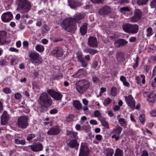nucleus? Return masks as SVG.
<instances>
[{
    "mask_svg": "<svg viewBox=\"0 0 156 156\" xmlns=\"http://www.w3.org/2000/svg\"><path fill=\"white\" fill-rule=\"evenodd\" d=\"M18 5L17 9L22 13H27L31 9L32 5L27 0H16Z\"/></svg>",
    "mask_w": 156,
    "mask_h": 156,
    "instance_id": "nucleus-1",
    "label": "nucleus"
},
{
    "mask_svg": "<svg viewBox=\"0 0 156 156\" xmlns=\"http://www.w3.org/2000/svg\"><path fill=\"white\" fill-rule=\"evenodd\" d=\"M47 93H43L41 94L39 99L40 105L43 107L48 108L52 103V101L50 96Z\"/></svg>",
    "mask_w": 156,
    "mask_h": 156,
    "instance_id": "nucleus-2",
    "label": "nucleus"
},
{
    "mask_svg": "<svg viewBox=\"0 0 156 156\" xmlns=\"http://www.w3.org/2000/svg\"><path fill=\"white\" fill-rule=\"evenodd\" d=\"M61 26L63 28L68 32L72 31L76 29L73 18H68L63 20Z\"/></svg>",
    "mask_w": 156,
    "mask_h": 156,
    "instance_id": "nucleus-3",
    "label": "nucleus"
},
{
    "mask_svg": "<svg viewBox=\"0 0 156 156\" xmlns=\"http://www.w3.org/2000/svg\"><path fill=\"white\" fill-rule=\"evenodd\" d=\"M123 30L129 34H136L139 30L138 26L137 24H132L128 23L123 24L122 26Z\"/></svg>",
    "mask_w": 156,
    "mask_h": 156,
    "instance_id": "nucleus-4",
    "label": "nucleus"
},
{
    "mask_svg": "<svg viewBox=\"0 0 156 156\" xmlns=\"http://www.w3.org/2000/svg\"><path fill=\"white\" fill-rule=\"evenodd\" d=\"M76 89L80 94H83L90 86V83L87 80H83L79 81L76 84Z\"/></svg>",
    "mask_w": 156,
    "mask_h": 156,
    "instance_id": "nucleus-5",
    "label": "nucleus"
},
{
    "mask_svg": "<svg viewBox=\"0 0 156 156\" xmlns=\"http://www.w3.org/2000/svg\"><path fill=\"white\" fill-rule=\"evenodd\" d=\"M29 56L31 62L35 65L37 66L42 63V59L38 53L35 52H29Z\"/></svg>",
    "mask_w": 156,
    "mask_h": 156,
    "instance_id": "nucleus-6",
    "label": "nucleus"
},
{
    "mask_svg": "<svg viewBox=\"0 0 156 156\" xmlns=\"http://www.w3.org/2000/svg\"><path fill=\"white\" fill-rule=\"evenodd\" d=\"M28 117L26 116H21L18 119L17 123L19 127L22 129L26 128L28 126Z\"/></svg>",
    "mask_w": 156,
    "mask_h": 156,
    "instance_id": "nucleus-7",
    "label": "nucleus"
},
{
    "mask_svg": "<svg viewBox=\"0 0 156 156\" xmlns=\"http://www.w3.org/2000/svg\"><path fill=\"white\" fill-rule=\"evenodd\" d=\"M89 153V150L87 144L82 143L80 145L79 156H88Z\"/></svg>",
    "mask_w": 156,
    "mask_h": 156,
    "instance_id": "nucleus-8",
    "label": "nucleus"
},
{
    "mask_svg": "<svg viewBox=\"0 0 156 156\" xmlns=\"http://www.w3.org/2000/svg\"><path fill=\"white\" fill-rule=\"evenodd\" d=\"M125 101L128 106L132 110H134L135 108V101L131 95L125 97Z\"/></svg>",
    "mask_w": 156,
    "mask_h": 156,
    "instance_id": "nucleus-9",
    "label": "nucleus"
},
{
    "mask_svg": "<svg viewBox=\"0 0 156 156\" xmlns=\"http://www.w3.org/2000/svg\"><path fill=\"white\" fill-rule=\"evenodd\" d=\"M142 12L141 10L136 9L134 11V15L131 18L132 22L135 23L140 20L142 17Z\"/></svg>",
    "mask_w": 156,
    "mask_h": 156,
    "instance_id": "nucleus-10",
    "label": "nucleus"
},
{
    "mask_svg": "<svg viewBox=\"0 0 156 156\" xmlns=\"http://www.w3.org/2000/svg\"><path fill=\"white\" fill-rule=\"evenodd\" d=\"M47 92L48 94L55 100H60L62 98V94L55 91L54 89H48Z\"/></svg>",
    "mask_w": 156,
    "mask_h": 156,
    "instance_id": "nucleus-11",
    "label": "nucleus"
},
{
    "mask_svg": "<svg viewBox=\"0 0 156 156\" xmlns=\"http://www.w3.org/2000/svg\"><path fill=\"white\" fill-rule=\"evenodd\" d=\"M144 97L147 98V100L149 102H153L156 100V94L149 91L144 92Z\"/></svg>",
    "mask_w": 156,
    "mask_h": 156,
    "instance_id": "nucleus-12",
    "label": "nucleus"
},
{
    "mask_svg": "<svg viewBox=\"0 0 156 156\" xmlns=\"http://www.w3.org/2000/svg\"><path fill=\"white\" fill-rule=\"evenodd\" d=\"M13 18L12 13L9 11L3 13L2 16V21L4 22H9Z\"/></svg>",
    "mask_w": 156,
    "mask_h": 156,
    "instance_id": "nucleus-13",
    "label": "nucleus"
},
{
    "mask_svg": "<svg viewBox=\"0 0 156 156\" xmlns=\"http://www.w3.org/2000/svg\"><path fill=\"white\" fill-rule=\"evenodd\" d=\"M9 119V115L7 112L4 111L1 117V124L3 125H6L8 123Z\"/></svg>",
    "mask_w": 156,
    "mask_h": 156,
    "instance_id": "nucleus-14",
    "label": "nucleus"
},
{
    "mask_svg": "<svg viewBox=\"0 0 156 156\" xmlns=\"http://www.w3.org/2000/svg\"><path fill=\"white\" fill-rule=\"evenodd\" d=\"M61 131V130L58 126H53L51 128L48 132V134L52 135H55L59 134Z\"/></svg>",
    "mask_w": 156,
    "mask_h": 156,
    "instance_id": "nucleus-15",
    "label": "nucleus"
},
{
    "mask_svg": "<svg viewBox=\"0 0 156 156\" xmlns=\"http://www.w3.org/2000/svg\"><path fill=\"white\" fill-rule=\"evenodd\" d=\"M51 53L54 56L57 57H61L63 54V50L60 47H57L53 50Z\"/></svg>",
    "mask_w": 156,
    "mask_h": 156,
    "instance_id": "nucleus-16",
    "label": "nucleus"
},
{
    "mask_svg": "<svg viewBox=\"0 0 156 156\" xmlns=\"http://www.w3.org/2000/svg\"><path fill=\"white\" fill-rule=\"evenodd\" d=\"M111 9L109 6H105L98 10V13L101 15H106L111 12Z\"/></svg>",
    "mask_w": 156,
    "mask_h": 156,
    "instance_id": "nucleus-17",
    "label": "nucleus"
},
{
    "mask_svg": "<svg viewBox=\"0 0 156 156\" xmlns=\"http://www.w3.org/2000/svg\"><path fill=\"white\" fill-rule=\"evenodd\" d=\"M88 44L90 47H97L98 44L96 38L92 37H90L88 38Z\"/></svg>",
    "mask_w": 156,
    "mask_h": 156,
    "instance_id": "nucleus-18",
    "label": "nucleus"
},
{
    "mask_svg": "<svg viewBox=\"0 0 156 156\" xmlns=\"http://www.w3.org/2000/svg\"><path fill=\"white\" fill-rule=\"evenodd\" d=\"M32 150L34 151L37 152L42 150L43 146L40 143H37L30 146Z\"/></svg>",
    "mask_w": 156,
    "mask_h": 156,
    "instance_id": "nucleus-19",
    "label": "nucleus"
},
{
    "mask_svg": "<svg viewBox=\"0 0 156 156\" xmlns=\"http://www.w3.org/2000/svg\"><path fill=\"white\" fill-rule=\"evenodd\" d=\"M7 33L5 31H0V45L5 44L6 42Z\"/></svg>",
    "mask_w": 156,
    "mask_h": 156,
    "instance_id": "nucleus-20",
    "label": "nucleus"
},
{
    "mask_svg": "<svg viewBox=\"0 0 156 156\" xmlns=\"http://www.w3.org/2000/svg\"><path fill=\"white\" fill-rule=\"evenodd\" d=\"M128 42L124 39H120L115 41L114 44L115 47L119 48L126 44Z\"/></svg>",
    "mask_w": 156,
    "mask_h": 156,
    "instance_id": "nucleus-21",
    "label": "nucleus"
},
{
    "mask_svg": "<svg viewBox=\"0 0 156 156\" xmlns=\"http://www.w3.org/2000/svg\"><path fill=\"white\" fill-rule=\"evenodd\" d=\"M86 14L84 12H81L74 16L73 21L79 23L80 20L83 19L85 17Z\"/></svg>",
    "mask_w": 156,
    "mask_h": 156,
    "instance_id": "nucleus-22",
    "label": "nucleus"
},
{
    "mask_svg": "<svg viewBox=\"0 0 156 156\" xmlns=\"http://www.w3.org/2000/svg\"><path fill=\"white\" fill-rule=\"evenodd\" d=\"M67 145L71 148H75L76 150H77L79 144L78 143L76 140L73 139L69 142L67 144Z\"/></svg>",
    "mask_w": 156,
    "mask_h": 156,
    "instance_id": "nucleus-23",
    "label": "nucleus"
},
{
    "mask_svg": "<svg viewBox=\"0 0 156 156\" xmlns=\"http://www.w3.org/2000/svg\"><path fill=\"white\" fill-rule=\"evenodd\" d=\"M125 54L121 51H118L116 52L115 56L116 59L119 62H122L124 59Z\"/></svg>",
    "mask_w": 156,
    "mask_h": 156,
    "instance_id": "nucleus-24",
    "label": "nucleus"
},
{
    "mask_svg": "<svg viewBox=\"0 0 156 156\" xmlns=\"http://www.w3.org/2000/svg\"><path fill=\"white\" fill-rule=\"evenodd\" d=\"M73 104L74 107L77 110H80L82 108L81 104L78 101L75 100L73 101Z\"/></svg>",
    "mask_w": 156,
    "mask_h": 156,
    "instance_id": "nucleus-25",
    "label": "nucleus"
},
{
    "mask_svg": "<svg viewBox=\"0 0 156 156\" xmlns=\"http://www.w3.org/2000/svg\"><path fill=\"white\" fill-rule=\"evenodd\" d=\"M87 25V23H85L80 27V31L82 35H85L86 33Z\"/></svg>",
    "mask_w": 156,
    "mask_h": 156,
    "instance_id": "nucleus-26",
    "label": "nucleus"
},
{
    "mask_svg": "<svg viewBox=\"0 0 156 156\" xmlns=\"http://www.w3.org/2000/svg\"><path fill=\"white\" fill-rule=\"evenodd\" d=\"M122 128L119 126H117L116 128L113 130L112 133L118 136H119L122 130Z\"/></svg>",
    "mask_w": 156,
    "mask_h": 156,
    "instance_id": "nucleus-27",
    "label": "nucleus"
},
{
    "mask_svg": "<svg viewBox=\"0 0 156 156\" xmlns=\"http://www.w3.org/2000/svg\"><path fill=\"white\" fill-rule=\"evenodd\" d=\"M66 134L67 136H69L71 137L74 138L76 140L78 138L77 133H75L74 132L68 131L67 132Z\"/></svg>",
    "mask_w": 156,
    "mask_h": 156,
    "instance_id": "nucleus-28",
    "label": "nucleus"
},
{
    "mask_svg": "<svg viewBox=\"0 0 156 156\" xmlns=\"http://www.w3.org/2000/svg\"><path fill=\"white\" fill-rule=\"evenodd\" d=\"M106 156H112L114 153V150L111 148H108L105 150Z\"/></svg>",
    "mask_w": 156,
    "mask_h": 156,
    "instance_id": "nucleus-29",
    "label": "nucleus"
},
{
    "mask_svg": "<svg viewBox=\"0 0 156 156\" xmlns=\"http://www.w3.org/2000/svg\"><path fill=\"white\" fill-rule=\"evenodd\" d=\"M99 120L101 121V125L106 128L108 129L109 128V126L108 123L104 119H101L99 118Z\"/></svg>",
    "mask_w": 156,
    "mask_h": 156,
    "instance_id": "nucleus-30",
    "label": "nucleus"
},
{
    "mask_svg": "<svg viewBox=\"0 0 156 156\" xmlns=\"http://www.w3.org/2000/svg\"><path fill=\"white\" fill-rule=\"evenodd\" d=\"M36 50L40 52H43L44 50V47L41 44H37L35 46Z\"/></svg>",
    "mask_w": 156,
    "mask_h": 156,
    "instance_id": "nucleus-31",
    "label": "nucleus"
},
{
    "mask_svg": "<svg viewBox=\"0 0 156 156\" xmlns=\"http://www.w3.org/2000/svg\"><path fill=\"white\" fill-rule=\"evenodd\" d=\"M123 153L122 151L119 148H117L115 151L114 155L115 156H123Z\"/></svg>",
    "mask_w": 156,
    "mask_h": 156,
    "instance_id": "nucleus-32",
    "label": "nucleus"
},
{
    "mask_svg": "<svg viewBox=\"0 0 156 156\" xmlns=\"http://www.w3.org/2000/svg\"><path fill=\"white\" fill-rule=\"evenodd\" d=\"M76 58L79 61L83 59V54L82 52L80 51H78L76 53Z\"/></svg>",
    "mask_w": 156,
    "mask_h": 156,
    "instance_id": "nucleus-33",
    "label": "nucleus"
},
{
    "mask_svg": "<svg viewBox=\"0 0 156 156\" xmlns=\"http://www.w3.org/2000/svg\"><path fill=\"white\" fill-rule=\"evenodd\" d=\"M82 69H80L76 72V73H75L73 75V76L74 77H79L81 73H82Z\"/></svg>",
    "mask_w": 156,
    "mask_h": 156,
    "instance_id": "nucleus-34",
    "label": "nucleus"
},
{
    "mask_svg": "<svg viewBox=\"0 0 156 156\" xmlns=\"http://www.w3.org/2000/svg\"><path fill=\"white\" fill-rule=\"evenodd\" d=\"M148 0H139L137 3L139 5H142L146 4L148 2Z\"/></svg>",
    "mask_w": 156,
    "mask_h": 156,
    "instance_id": "nucleus-35",
    "label": "nucleus"
},
{
    "mask_svg": "<svg viewBox=\"0 0 156 156\" xmlns=\"http://www.w3.org/2000/svg\"><path fill=\"white\" fill-rule=\"evenodd\" d=\"M147 36L149 37L152 34V29L151 27H148L147 29Z\"/></svg>",
    "mask_w": 156,
    "mask_h": 156,
    "instance_id": "nucleus-36",
    "label": "nucleus"
},
{
    "mask_svg": "<svg viewBox=\"0 0 156 156\" xmlns=\"http://www.w3.org/2000/svg\"><path fill=\"white\" fill-rule=\"evenodd\" d=\"M129 11L130 9L128 7H124L121 8L120 9V11L122 13H124L126 11L128 12Z\"/></svg>",
    "mask_w": 156,
    "mask_h": 156,
    "instance_id": "nucleus-37",
    "label": "nucleus"
},
{
    "mask_svg": "<svg viewBox=\"0 0 156 156\" xmlns=\"http://www.w3.org/2000/svg\"><path fill=\"white\" fill-rule=\"evenodd\" d=\"M74 117V116L73 115H69L66 118L67 121L68 122H70L72 121L73 118Z\"/></svg>",
    "mask_w": 156,
    "mask_h": 156,
    "instance_id": "nucleus-38",
    "label": "nucleus"
},
{
    "mask_svg": "<svg viewBox=\"0 0 156 156\" xmlns=\"http://www.w3.org/2000/svg\"><path fill=\"white\" fill-rule=\"evenodd\" d=\"M79 62L81 63L82 65V66L83 67H87V62L84 59L79 61Z\"/></svg>",
    "mask_w": 156,
    "mask_h": 156,
    "instance_id": "nucleus-39",
    "label": "nucleus"
},
{
    "mask_svg": "<svg viewBox=\"0 0 156 156\" xmlns=\"http://www.w3.org/2000/svg\"><path fill=\"white\" fill-rule=\"evenodd\" d=\"M139 119L141 122L142 123H143L145 120L144 115V114L140 115L139 117Z\"/></svg>",
    "mask_w": 156,
    "mask_h": 156,
    "instance_id": "nucleus-40",
    "label": "nucleus"
},
{
    "mask_svg": "<svg viewBox=\"0 0 156 156\" xmlns=\"http://www.w3.org/2000/svg\"><path fill=\"white\" fill-rule=\"evenodd\" d=\"M69 5L70 6V7L72 9H75L77 6L76 4L73 1H72L71 2L69 3Z\"/></svg>",
    "mask_w": 156,
    "mask_h": 156,
    "instance_id": "nucleus-41",
    "label": "nucleus"
},
{
    "mask_svg": "<svg viewBox=\"0 0 156 156\" xmlns=\"http://www.w3.org/2000/svg\"><path fill=\"white\" fill-rule=\"evenodd\" d=\"M111 95L113 96H115L116 94V89L113 87L111 89Z\"/></svg>",
    "mask_w": 156,
    "mask_h": 156,
    "instance_id": "nucleus-42",
    "label": "nucleus"
},
{
    "mask_svg": "<svg viewBox=\"0 0 156 156\" xmlns=\"http://www.w3.org/2000/svg\"><path fill=\"white\" fill-rule=\"evenodd\" d=\"M150 6L152 8H156V0H153L151 2Z\"/></svg>",
    "mask_w": 156,
    "mask_h": 156,
    "instance_id": "nucleus-43",
    "label": "nucleus"
},
{
    "mask_svg": "<svg viewBox=\"0 0 156 156\" xmlns=\"http://www.w3.org/2000/svg\"><path fill=\"white\" fill-rule=\"evenodd\" d=\"M111 102V100L109 98H107L106 99L104 103L103 104L105 106H107L108 105H109L110 102Z\"/></svg>",
    "mask_w": 156,
    "mask_h": 156,
    "instance_id": "nucleus-44",
    "label": "nucleus"
},
{
    "mask_svg": "<svg viewBox=\"0 0 156 156\" xmlns=\"http://www.w3.org/2000/svg\"><path fill=\"white\" fill-rule=\"evenodd\" d=\"M139 59V57L137 56L136 60L135 61V63H134L133 67L134 69H136L138 66V61Z\"/></svg>",
    "mask_w": 156,
    "mask_h": 156,
    "instance_id": "nucleus-45",
    "label": "nucleus"
},
{
    "mask_svg": "<svg viewBox=\"0 0 156 156\" xmlns=\"http://www.w3.org/2000/svg\"><path fill=\"white\" fill-rule=\"evenodd\" d=\"M35 136V135L34 134H31L28 135L27 137V140L28 141H30L34 138Z\"/></svg>",
    "mask_w": 156,
    "mask_h": 156,
    "instance_id": "nucleus-46",
    "label": "nucleus"
},
{
    "mask_svg": "<svg viewBox=\"0 0 156 156\" xmlns=\"http://www.w3.org/2000/svg\"><path fill=\"white\" fill-rule=\"evenodd\" d=\"M90 1L94 3L99 4L103 3L104 0H90Z\"/></svg>",
    "mask_w": 156,
    "mask_h": 156,
    "instance_id": "nucleus-47",
    "label": "nucleus"
},
{
    "mask_svg": "<svg viewBox=\"0 0 156 156\" xmlns=\"http://www.w3.org/2000/svg\"><path fill=\"white\" fill-rule=\"evenodd\" d=\"M3 91L6 94H9L11 92V90L8 87L5 88L3 90Z\"/></svg>",
    "mask_w": 156,
    "mask_h": 156,
    "instance_id": "nucleus-48",
    "label": "nucleus"
},
{
    "mask_svg": "<svg viewBox=\"0 0 156 156\" xmlns=\"http://www.w3.org/2000/svg\"><path fill=\"white\" fill-rule=\"evenodd\" d=\"M129 0H119V3L121 4H127L129 2Z\"/></svg>",
    "mask_w": 156,
    "mask_h": 156,
    "instance_id": "nucleus-49",
    "label": "nucleus"
},
{
    "mask_svg": "<svg viewBox=\"0 0 156 156\" xmlns=\"http://www.w3.org/2000/svg\"><path fill=\"white\" fill-rule=\"evenodd\" d=\"M118 120L121 126H122V124H124L126 123L125 120L123 118H119Z\"/></svg>",
    "mask_w": 156,
    "mask_h": 156,
    "instance_id": "nucleus-50",
    "label": "nucleus"
},
{
    "mask_svg": "<svg viewBox=\"0 0 156 156\" xmlns=\"http://www.w3.org/2000/svg\"><path fill=\"white\" fill-rule=\"evenodd\" d=\"M58 112V110L56 108H54L50 110V113L51 114H55Z\"/></svg>",
    "mask_w": 156,
    "mask_h": 156,
    "instance_id": "nucleus-51",
    "label": "nucleus"
},
{
    "mask_svg": "<svg viewBox=\"0 0 156 156\" xmlns=\"http://www.w3.org/2000/svg\"><path fill=\"white\" fill-rule=\"evenodd\" d=\"M93 82H100L99 79L96 76H94L92 78Z\"/></svg>",
    "mask_w": 156,
    "mask_h": 156,
    "instance_id": "nucleus-52",
    "label": "nucleus"
},
{
    "mask_svg": "<svg viewBox=\"0 0 156 156\" xmlns=\"http://www.w3.org/2000/svg\"><path fill=\"white\" fill-rule=\"evenodd\" d=\"M98 51L96 49H93L91 48L90 52V54L94 55L97 53Z\"/></svg>",
    "mask_w": 156,
    "mask_h": 156,
    "instance_id": "nucleus-53",
    "label": "nucleus"
},
{
    "mask_svg": "<svg viewBox=\"0 0 156 156\" xmlns=\"http://www.w3.org/2000/svg\"><path fill=\"white\" fill-rule=\"evenodd\" d=\"M91 48H89L87 47H86L83 50L84 52L86 53H89L90 54Z\"/></svg>",
    "mask_w": 156,
    "mask_h": 156,
    "instance_id": "nucleus-54",
    "label": "nucleus"
},
{
    "mask_svg": "<svg viewBox=\"0 0 156 156\" xmlns=\"http://www.w3.org/2000/svg\"><path fill=\"white\" fill-rule=\"evenodd\" d=\"M100 114V112L99 111H95L94 113V115L95 117H98L99 116Z\"/></svg>",
    "mask_w": 156,
    "mask_h": 156,
    "instance_id": "nucleus-55",
    "label": "nucleus"
},
{
    "mask_svg": "<svg viewBox=\"0 0 156 156\" xmlns=\"http://www.w3.org/2000/svg\"><path fill=\"white\" fill-rule=\"evenodd\" d=\"M102 136L100 135H97L95 137V138L99 141H101L102 140Z\"/></svg>",
    "mask_w": 156,
    "mask_h": 156,
    "instance_id": "nucleus-56",
    "label": "nucleus"
},
{
    "mask_svg": "<svg viewBox=\"0 0 156 156\" xmlns=\"http://www.w3.org/2000/svg\"><path fill=\"white\" fill-rule=\"evenodd\" d=\"M140 77L142 79V83L143 84H144L145 82V76L143 74H142L140 75Z\"/></svg>",
    "mask_w": 156,
    "mask_h": 156,
    "instance_id": "nucleus-57",
    "label": "nucleus"
},
{
    "mask_svg": "<svg viewBox=\"0 0 156 156\" xmlns=\"http://www.w3.org/2000/svg\"><path fill=\"white\" fill-rule=\"evenodd\" d=\"M101 92L99 94V96H101V94L102 93L105 92L106 91V89L105 87H101Z\"/></svg>",
    "mask_w": 156,
    "mask_h": 156,
    "instance_id": "nucleus-58",
    "label": "nucleus"
},
{
    "mask_svg": "<svg viewBox=\"0 0 156 156\" xmlns=\"http://www.w3.org/2000/svg\"><path fill=\"white\" fill-rule=\"evenodd\" d=\"M135 79L136 81V83L138 84H140L141 82L140 78L139 76H136Z\"/></svg>",
    "mask_w": 156,
    "mask_h": 156,
    "instance_id": "nucleus-59",
    "label": "nucleus"
},
{
    "mask_svg": "<svg viewBox=\"0 0 156 156\" xmlns=\"http://www.w3.org/2000/svg\"><path fill=\"white\" fill-rule=\"evenodd\" d=\"M136 40V38L135 37H131L129 39V41L131 42H135Z\"/></svg>",
    "mask_w": 156,
    "mask_h": 156,
    "instance_id": "nucleus-60",
    "label": "nucleus"
},
{
    "mask_svg": "<svg viewBox=\"0 0 156 156\" xmlns=\"http://www.w3.org/2000/svg\"><path fill=\"white\" fill-rule=\"evenodd\" d=\"M21 97V94L19 93H16L15 95V98L17 99H20Z\"/></svg>",
    "mask_w": 156,
    "mask_h": 156,
    "instance_id": "nucleus-61",
    "label": "nucleus"
},
{
    "mask_svg": "<svg viewBox=\"0 0 156 156\" xmlns=\"http://www.w3.org/2000/svg\"><path fill=\"white\" fill-rule=\"evenodd\" d=\"M9 50L12 51H15L16 52H18L19 51L18 49L13 47L10 48H9Z\"/></svg>",
    "mask_w": 156,
    "mask_h": 156,
    "instance_id": "nucleus-62",
    "label": "nucleus"
},
{
    "mask_svg": "<svg viewBox=\"0 0 156 156\" xmlns=\"http://www.w3.org/2000/svg\"><path fill=\"white\" fill-rule=\"evenodd\" d=\"M90 123L92 125H96L97 124V122L94 120H91L90 121Z\"/></svg>",
    "mask_w": 156,
    "mask_h": 156,
    "instance_id": "nucleus-63",
    "label": "nucleus"
},
{
    "mask_svg": "<svg viewBox=\"0 0 156 156\" xmlns=\"http://www.w3.org/2000/svg\"><path fill=\"white\" fill-rule=\"evenodd\" d=\"M141 156H148V154L146 151H143V153Z\"/></svg>",
    "mask_w": 156,
    "mask_h": 156,
    "instance_id": "nucleus-64",
    "label": "nucleus"
}]
</instances>
